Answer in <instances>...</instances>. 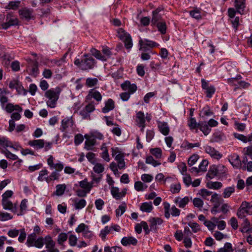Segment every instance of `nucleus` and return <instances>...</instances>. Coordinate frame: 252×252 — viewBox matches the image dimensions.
Wrapping results in <instances>:
<instances>
[{
    "mask_svg": "<svg viewBox=\"0 0 252 252\" xmlns=\"http://www.w3.org/2000/svg\"><path fill=\"white\" fill-rule=\"evenodd\" d=\"M28 145L33 147L36 150L40 149L43 148L44 139L31 140L28 142Z\"/></svg>",
    "mask_w": 252,
    "mask_h": 252,
    "instance_id": "393cba45",
    "label": "nucleus"
},
{
    "mask_svg": "<svg viewBox=\"0 0 252 252\" xmlns=\"http://www.w3.org/2000/svg\"><path fill=\"white\" fill-rule=\"evenodd\" d=\"M198 127L205 135H207L211 131L207 122L205 121L200 122L198 123Z\"/></svg>",
    "mask_w": 252,
    "mask_h": 252,
    "instance_id": "a878e982",
    "label": "nucleus"
},
{
    "mask_svg": "<svg viewBox=\"0 0 252 252\" xmlns=\"http://www.w3.org/2000/svg\"><path fill=\"white\" fill-rule=\"evenodd\" d=\"M37 235L33 232L29 235L27 240V244L29 247H32V244L36 239Z\"/></svg>",
    "mask_w": 252,
    "mask_h": 252,
    "instance_id": "864d4df0",
    "label": "nucleus"
},
{
    "mask_svg": "<svg viewBox=\"0 0 252 252\" xmlns=\"http://www.w3.org/2000/svg\"><path fill=\"white\" fill-rule=\"evenodd\" d=\"M141 43L143 44V47H142L143 48H145V46H148L149 47H150L151 48H153L155 47H157V46H158V44L157 43V42L152 41V40H150L147 39H142L140 38L139 40L138 44H141Z\"/></svg>",
    "mask_w": 252,
    "mask_h": 252,
    "instance_id": "2f4dec72",
    "label": "nucleus"
},
{
    "mask_svg": "<svg viewBox=\"0 0 252 252\" xmlns=\"http://www.w3.org/2000/svg\"><path fill=\"white\" fill-rule=\"evenodd\" d=\"M124 91H127L130 94H133L137 90V86L135 84H131L129 81H126L121 85Z\"/></svg>",
    "mask_w": 252,
    "mask_h": 252,
    "instance_id": "a211bd4d",
    "label": "nucleus"
},
{
    "mask_svg": "<svg viewBox=\"0 0 252 252\" xmlns=\"http://www.w3.org/2000/svg\"><path fill=\"white\" fill-rule=\"evenodd\" d=\"M98 83L97 79L95 78H88L86 80V85L89 87H93Z\"/></svg>",
    "mask_w": 252,
    "mask_h": 252,
    "instance_id": "13d9d810",
    "label": "nucleus"
},
{
    "mask_svg": "<svg viewBox=\"0 0 252 252\" xmlns=\"http://www.w3.org/2000/svg\"><path fill=\"white\" fill-rule=\"evenodd\" d=\"M7 92L5 89L0 88V103L1 108L8 113H11L14 110H21L19 105L8 103V98L5 95Z\"/></svg>",
    "mask_w": 252,
    "mask_h": 252,
    "instance_id": "f03ea898",
    "label": "nucleus"
},
{
    "mask_svg": "<svg viewBox=\"0 0 252 252\" xmlns=\"http://www.w3.org/2000/svg\"><path fill=\"white\" fill-rule=\"evenodd\" d=\"M54 161L55 158L53 156L49 155L47 161V164L50 167V168L51 170L54 169V171H57L58 172L62 171L64 168V165L63 162L60 161H58L57 162L55 163Z\"/></svg>",
    "mask_w": 252,
    "mask_h": 252,
    "instance_id": "1a4fd4ad",
    "label": "nucleus"
},
{
    "mask_svg": "<svg viewBox=\"0 0 252 252\" xmlns=\"http://www.w3.org/2000/svg\"><path fill=\"white\" fill-rule=\"evenodd\" d=\"M70 51V49H68V51L66 52L63 57L60 60H49L48 59L44 58L42 56H38L35 53H32V55L33 56V59L32 61L30 58H27L26 59L27 62L28 63L30 62H32V63H48L49 62H51V63H58L60 62H66L68 61L65 60V58L68 55V52Z\"/></svg>",
    "mask_w": 252,
    "mask_h": 252,
    "instance_id": "39448f33",
    "label": "nucleus"
},
{
    "mask_svg": "<svg viewBox=\"0 0 252 252\" xmlns=\"http://www.w3.org/2000/svg\"><path fill=\"white\" fill-rule=\"evenodd\" d=\"M44 244L48 249L47 252H59L57 248H55V242L49 235L46 236L44 238Z\"/></svg>",
    "mask_w": 252,
    "mask_h": 252,
    "instance_id": "4468645a",
    "label": "nucleus"
},
{
    "mask_svg": "<svg viewBox=\"0 0 252 252\" xmlns=\"http://www.w3.org/2000/svg\"><path fill=\"white\" fill-rule=\"evenodd\" d=\"M18 13L21 18L25 19L27 21H29L30 20L34 19L32 9L25 7L20 9Z\"/></svg>",
    "mask_w": 252,
    "mask_h": 252,
    "instance_id": "ddd939ff",
    "label": "nucleus"
},
{
    "mask_svg": "<svg viewBox=\"0 0 252 252\" xmlns=\"http://www.w3.org/2000/svg\"><path fill=\"white\" fill-rule=\"evenodd\" d=\"M126 189H124L121 191L118 187H113L111 189V193L113 197L116 200H120L124 197L126 195Z\"/></svg>",
    "mask_w": 252,
    "mask_h": 252,
    "instance_id": "2eb2a0df",
    "label": "nucleus"
},
{
    "mask_svg": "<svg viewBox=\"0 0 252 252\" xmlns=\"http://www.w3.org/2000/svg\"><path fill=\"white\" fill-rule=\"evenodd\" d=\"M206 153L208 154L212 158L219 160L222 157V155L218 151L208 145L203 147Z\"/></svg>",
    "mask_w": 252,
    "mask_h": 252,
    "instance_id": "9b49d317",
    "label": "nucleus"
},
{
    "mask_svg": "<svg viewBox=\"0 0 252 252\" xmlns=\"http://www.w3.org/2000/svg\"><path fill=\"white\" fill-rule=\"evenodd\" d=\"M149 222L151 230H157L158 226L163 223V220L159 218H152L149 219Z\"/></svg>",
    "mask_w": 252,
    "mask_h": 252,
    "instance_id": "4be33fe9",
    "label": "nucleus"
},
{
    "mask_svg": "<svg viewBox=\"0 0 252 252\" xmlns=\"http://www.w3.org/2000/svg\"><path fill=\"white\" fill-rule=\"evenodd\" d=\"M235 189L234 186L227 187L224 189L222 193L224 198H229L231 194L235 192Z\"/></svg>",
    "mask_w": 252,
    "mask_h": 252,
    "instance_id": "ea45409f",
    "label": "nucleus"
},
{
    "mask_svg": "<svg viewBox=\"0 0 252 252\" xmlns=\"http://www.w3.org/2000/svg\"><path fill=\"white\" fill-rule=\"evenodd\" d=\"M151 154L156 158H160L162 157V152L160 148H155L150 149Z\"/></svg>",
    "mask_w": 252,
    "mask_h": 252,
    "instance_id": "a19ab883",
    "label": "nucleus"
},
{
    "mask_svg": "<svg viewBox=\"0 0 252 252\" xmlns=\"http://www.w3.org/2000/svg\"><path fill=\"white\" fill-rule=\"evenodd\" d=\"M8 87L10 89H15L18 94L24 95L27 94V91L24 88L22 83L17 78H14L10 80Z\"/></svg>",
    "mask_w": 252,
    "mask_h": 252,
    "instance_id": "0eeeda50",
    "label": "nucleus"
},
{
    "mask_svg": "<svg viewBox=\"0 0 252 252\" xmlns=\"http://www.w3.org/2000/svg\"><path fill=\"white\" fill-rule=\"evenodd\" d=\"M66 185L65 184H60L56 186V194L58 196L62 195L65 190Z\"/></svg>",
    "mask_w": 252,
    "mask_h": 252,
    "instance_id": "8fccbe9b",
    "label": "nucleus"
},
{
    "mask_svg": "<svg viewBox=\"0 0 252 252\" xmlns=\"http://www.w3.org/2000/svg\"><path fill=\"white\" fill-rule=\"evenodd\" d=\"M2 153L5 155L6 158H7L12 160H16L18 159V157L16 155L12 154L7 150L3 151Z\"/></svg>",
    "mask_w": 252,
    "mask_h": 252,
    "instance_id": "774afa93",
    "label": "nucleus"
},
{
    "mask_svg": "<svg viewBox=\"0 0 252 252\" xmlns=\"http://www.w3.org/2000/svg\"><path fill=\"white\" fill-rule=\"evenodd\" d=\"M28 200L26 199H23L21 202L20 205V210L18 211L17 210V213L18 216L23 215L27 210L28 208Z\"/></svg>",
    "mask_w": 252,
    "mask_h": 252,
    "instance_id": "f704fd0d",
    "label": "nucleus"
},
{
    "mask_svg": "<svg viewBox=\"0 0 252 252\" xmlns=\"http://www.w3.org/2000/svg\"><path fill=\"white\" fill-rule=\"evenodd\" d=\"M0 58L1 61L5 63H19V62L14 60L13 57L10 54L4 52V47L0 45Z\"/></svg>",
    "mask_w": 252,
    "mask_h": 252,
    "instance_id": "f8f14e48",
    "label": "nucleus"
},
{
    "mask_svg": "<svg viewBox=\"0 0 252 252\" xmlns=\"http://www.w3.org/2000/svg\"><path fill=\"white\" fill-rule=\"evenodd\" d=\"M19 107L21 108V110H14V111H15V112L12 113L11 115V120H13L14 121H18L21 118L20 113L22 112L23 109L20 105Z\"/></svg>",
    "mask_w": 252,
    "mask_h": 252,
    "instance_id": "6e6d98bb",
    "label": "nucleus"
},
{
    "mask_svg": "<svg viewBox=\"0 0 252 252\" xmlns=\"http://www.w3.org/2000/svg\"><path fill=\"white\" fill-rule=\"evenodd\" d=\"M156 25L158 28V31L160 32L161 34H164L166 33L167 26L165 22H159Z\"/></svg>",
    "mask_w": 252,
    "mask_h": 252,
    "instance_id": "58836bf2",
    "label": "nucleus"
},
{
    "mask_svg": "<svg viewBox=\"0 0 252 252\" xmlns=\"http://www.w3.org/2000/svg\"><path fill=\"white\" fill-rule=\"evenodd\" d=\"M121 243L125 246L131 244L136 245L137 243V240L133 237H124L121 240Z\"/></svg>",
    "mask_w": 252,
    "mask_h": 252,
    "instance_id": "7c9ffc66",
    "label": "nucleus"
},
{
    "mask_svg": "<svg viewBox=\"0 0 252 252\" xmlns=\"http://www.w3.org/2000/svg\"><path fill=\"white\" fill-rule=\"evenodd\" d=\"M158 128L159 131L164 135H167L170 131L168 124L165 122H158Z\"/></svg>",
    "mask_w": 252,
    "mask_h": 252,
    "instance_id": "5701e85b",
    "label": "nucleus"
},
{
    "mask_svg": "<svg viewBox=\"0 0 252 252\" xmlns=\"http://www.w3.org/2000/svg\"><path fill=\"white\" fill-rule=\"evenodd\" d=\"M62 89L57 87L47 90L44 94L46 103L48 107L55 108L57 106V101L59 98Z\"/></svg>",
    "mask_w": 252,
    "mask_h": 252,
    "instance_id": "f257e3e1",
    "label": "nucleus"
},
{
    "mask_svg": "<svg viewBox=\"0 0 252 252\" xmlns=\"http://www.w3.org/2000/svg\"><path fill=\"white\" fill-rule=\"evenodd\" d=\"M18 19L12 13H8L6 15L5 22L3 21L2 29L6 30L9 27L18 25Z\"/></svg>",
    "mask_w": 252,
    "mask_h": 252,
    "instance_id": "6e6552de",
    "label": "nucleus"
},
{
    "mask_svg": "<svg viewBox=\"0 0 252 252\" xmlns=\"http://www.w3.org/2000/svg\"><path fill=\"white\" fill-rule=\"evenodd\" d=\"M147 188V186L141 181H137L134 183V189L137 191H142Z\"/></svg>",
    "mask_w": 252,
    "mask_h": 252,
    "instance_id": "3c124183",
    "label": "nucleus"
},
{
    "mask_svg": "<svg viewBox=\"0 0 252 252\" xmlns=\"http://www.w3.org/2000/svg\"><path fill=\"white\" fill-rule=\"evenodd\" d=\"M117 33L118 37L122 41L124 40L125 38H127L128 35H130L122 28H120L118 30Z\"/></svg>",
    "mask_w": 252,
    "mask_h": 252,
    "instance_id": "bf43d9fd",
    "label": "nucleus"
},
{
    "mask_svg": "<svg viewBox=\"0 0 252 252\" xmlns=\"http://www.w3.org/2000/svg\"><path fill=\"white\" fill-rule=\"evenodd\" d=\"M241 78V76L240 75H238L235 78L228 79L227 82L229 85L234 86L237 87L238 85V82H240Z\"/></svg>",
    "mask_w": 252,
    "mask_h": 252,
    "instance_id": "de8ad7c7",
    "label": "nucleus"
},
{
    "mask_svg": "<svg viewBox=\"0 0 252 252\" xmlns=\"http://www.w3.org/2000/svg\"><path fill=\"white\" fill-rule=\"evenodd\" d=\"M79 187L87 191L90 192L93 187V182H88L87 179L79 182Z\"/></svg>",
    "mask_w": 252,
    "mask_h": 252,
    "instance_id": "c85d7f7f",
    "label": "nucleus"
},
{
    "mask_svg": "<svg viewBox=\"0 0 252 252\" xmlns=\"http://www.w3.org/2000/svg\"><path fill=\"white\" fill-rule=\"evenodd\" d=\"M189 15L191 17L197 20L200 19L201 18L200 12L199 10L197 9H195L190 11Z\"/></svg>",
    "mask_w": 252,
    "mask_h": 252,
    "instance_id": "0e129e2a",
    "label": "nucleus"
},
{
    "mask_svg": "<svg viewBox=\"0 0 252 252\" xmlns=\"http://www.w3.org/2000/svg\"><path fill=\"white\" fill-rule=\"evenodd\" d=\"M228 160L231 165L234 167L238 168L241 165V160L237 154H234L229 156Z\"/></svg>",
    "mask_w": 252,
    "mask_h": 252,
    "instance_id": "b1692460",
    "label": "nucleus"
},
{
    "mask_svg": "<svg viewBox=\"0 0 252 252\" xmlns=\"http://www.w3.org/2000/svg\"><path fill=\"white\" fill-rule=\"evenodd\" d=\"M222 186V183L219 182H210L207 184V187L214 189H218L221 188Z\"/></svg>",
    "mask_w": 252,
    "mask_h": 252,
    "instance_id": "c03bdc74",
    "label": "nucleus"
},
{
    "mask_svg": "<svg viewBox=\"0 0 252 252\" xmlns=\"http://www.w3.org/2000/svg\"><path fill=\"white\" fill-rule=\"evenodd\" d=\"M74 206L75 209L80 210L83 209L86 205V201L84 199H78L77 198L73 199Z\"/></svg>",
    "mask_w": 252,
    "mask_h": 252,
    "instance_id": "bb28decb",
    "label": "nucleus"
},
{
    "mask_svg": "<svg viewBox=\"0 0 252 252\" xmlns=\"http://www.w3.org/2000/svg\"><path fill=\"white\" fill-rule=\"evenodd\" d=\"M135 122L136 125L141 127V130L143 131L145 127V118L143 112L139 111L136 113Z\"/></svg>",
    "mask_w": 252,
    "mask_h": 252,
    "instance_id": "f3484780",
    "label": "nucleus"
},
{
    "mask_svg": "<svg viewBox=\"0 0 252 252\" xmlns=\"http://www.w3.org/2000/svg\"><path fill=\"white\" fill-rule=\"evenodd\" d=\"M153 209L152 203L151 202H144L142 203L140 207L141 211L146 213L151 212Z\"/></svg>",
    "mask_w": 252,
    "mask_h": 252,
    "instance_id": "e433bc0d",
    "label": "nucleus"
},
{
    "mask_svg": "<svg viewBox=\"0 0 252 252\" xmlns=\"http://www.w3.org/2000/svg\"><path fill=\"white\" fill-rule=\"evenodd\" d=\"M125 43V46L126 49H130L133 46L132 38L130 35H128L127 38L123 40Z\"/></svg>",
    "mask_w": 252,
    "mask_h": 252,
    "instance_id": "4d7b16f0",
    "label": "nucleus"
},
{
    "mask_svg": "<svg viewBox=\"0 0 252 252\" xmlns=\"http://www.w3.org/2000/svg\"><path fill=\"white\" fill-rule=\"evenodd\" d=\"M247 215H252V202L244 201L237 212V217L241 219L246 217Z\"/></svg>",
    "mask_w": 252,
    "mask_h": 252,
    "instance_id": "423d86ee",
    "label": "nucleus"
},
{
    "mask_svg": "<svg viewBox=\"0 0 252 252\" xmlns=\"http://www.w3.org/2000/svg\"><path fill=\"white\" fill-rule=\"evenodd\" d=\"M109 233H111L109 227V226H106L104 227V229L101 230L99 236L102 240L105 241L106 239V235Z\"/></svg>",
    "mask_w": 252,
    "mask_h": 252,
    "instance_id": "338daca9",
    "label": "nucleus"
},
{
    "mask_svg": "<svg viewBox=\"0 0 252 252\" xmlns=\"http://www.w3.org/2000/svg\"><path fill=\"white\" fill-rule=\"evenodd\" d=\"M7 147L12 148L15 150H18V148H20L18 145L14 147L12 143L7 137L0 136V149H1L2 148H6Z\"/></svg>",
    "mask_w": 252,
    "mask_h": 252,
    "instance_id": "dca6fc26",
    "label": "nucleus"
},
{
    "mask_svg": "<svg viewBox=\"0 0 252 252\" xmlns=\"http://www.w3.org/2000/svg\"><path fill=\"white\" fill-rule=\"evenodd\" d=\"M48 179V171L47 169H44L39 172V176L37 178L39 181L43 182L45 181L47 183H49Z\"/></svg>",
    "mask_w": 252,
    "mask_h": 252,
    "instance_id": "c9c22d12",
    "label": "nucleus"
},
{
    "mask_svg": "<svg viewBox=\"0 0 252 252\" xmlns=\"http://www.w3.org/2000/svg\"><path fill=\"white\" fill-rule=\"evenodd\" d=\"M189 201V198L188 196H186L183 198H181L179 197L175 198L174 199V202L176 203L180 208H183L186 205H187Z\"/></svg>",
    "mask_w": 252,
    "mask_h": 252,
    "instance_id": "cd10ccee",
    "label": "nucleus"
},
{
    "mask_svg": "<svg viewBox=\"0 0 252 252\" xmlns=\"http://www.w3.org/2000/svg\"><path fill=\"white\" fill-rule=\"evenodd\" d=\"M234 6L238 13L241 15L245 14L246 0H235Z\"/></svg>",
    "mask_w": 252,
    "mask_h": 252,
    "instance_id": "aec40b11",
    "label": "nucleus"
},
{
    "mask_svg": "<svg viewBox=\"0 0 252 252\" xmlns=\"http://www.w3.org/2000/svg\"><path fill=\"white\" fill-rule=\"evenodd\" d=\"M112 156L115 157V159L119 162L124 160V154L120 151L117 147H112L111 148Z\"/></svg>",
    "mask_w": 252,
    "mask_h": 252,
    "instance_id": "412c9836",
    "label": "nucleus"
},
{
    "mask_svg": "<svg viewBox=\"0 0 252 252\" xmlns=\"http://www.w3.org/2000/svg\"><path fill=\"white\" fill-rule=\"evenodd\" d=\"M76 125L72 117H66L62 120L60 128V130L63 133V137H69V134L75 131Z\"/></svg>",
    "mask_w": 252,
    "mask_h": 252,
    "instance_id": "7ed1b4c3",
    "label": "nucleus"
},
{
    "mask_svg": "<svg viewBox=\"0 0 252 252\" xmlns=\"http://www.w3.org/2000/svg\"><path fill=\"white\" fill-rule=\"evenodd\" d=\"M67 238V234L66 233H61L58 237L57 242L59 244L63 245V244L66 241Z\"/></svg>",
    "mask_w": 252,
    "mask_h": 252,
    "instance_id": "e2e57ef3",
    "label": "nucleus"
},
{
    "mask_svg": "<svg viewBox=\"0 0 252 252\" xmlns=\"http://www.w3.org/2000/svg\"><path fill=\"white\" fill-rule=\"evenodd\" d=\"M75 230L77 233H82L85 238L91 239L94 237V234L89 229V226L83 223L79 224Z\"/></svg>",
    "mask_w": 252,
    "mask_h": 252,
    "instance_id": "9d476101",
    "label": "nucleus"
},
{
    "mask_svg": "<svg viewBox=\"0 0 252 252\" xmlns=\"http://www.w3.org/2000/svg\"><path fill=\"white\" fill-rule=\"evenodd\" d=\"M152 18L151 23L152 25H156V24L161 20V15L159 13L153 12Z\"/></svg>",
    "mask_w": 252,
    "mask_h": 252,
    "instance_id": "603ef678",
    "label": "nucleus"
},
{
    "mask_svg": "<svg viewBox=\"0 0 252 252\" xmlns=\"http://www.w3.org/2000/svg\"><path fill=\"white\" fill-rule=\"evenodd\" d=\"M115 107V102L111 98L108 99L105 102V106L102 109V111L104 113H106L113 110Z\"/></svg>",
    "mask_w": 252,
    "mask_h": 252,
    "instance_id": "473e14b6",
    "label": "nucleus"
},
{
    "mask_svg": "<svg viewBox=\"0 0 252 252\" xmlns=\"http://www.w3.org/2000/svg\"><path fill=\"white\" fill-rule=\"evenodd\" d=\"M145 162L147 164H151L154 167H156L161 164L160 162L155 160L151 156H148L146 158Z\"/></svg>",
    "mask_w": 252,
    "mask_h": 252,
    "instance_id": "37998d69",
    "label": "nucleus"
},
{
    "mask_svg": "<svg viewBox=\"0 0 252 252\" xmlns=\"http://www.w3.org/2000/svg\"><path fill=\"white\" fill-rule=\"evenodd\" d=\"M90 53L96 59L102 62L107 61V59L110 58L112 55L111 49L107 46L102 47V52L94 48H92L90 50Z\"/></svg>",
    "mask_w": 252,
    "mask_h": 252,
    "instance_id": "20e7f679",
    "label": "nucleus"
},
{
    "mask_svg": "<svg viewBox=\"0 0 252 252\" xmlns=\"http://www.w3.org/2000/svg\"><path fill=\"white\" fill-rule=\"evenodd\" d=\"M1 204L4 209L10 210L15 213L17 212V205L13 204L9 200L2 199Z\"/></svg>",
    "mask_w": 252,
    "mask_h": 252,
    "instance_id": "6ab92c4d",
    "label": "nucleus"
},
{
    "mask_svg": "<svg viewBox=\"0 0 252 252\" xmlns=\"http://www.w3.org/2000/svg\"><path fill=\"white\" fill-rule=\"evenodd\" d=\"M250 224L249 220L246 218H244L242 227L240 230V231L243 233H249L250 230Z\"/></svg>",
    "mask_w": 252,
    "mask_h": 252,
    "instance_id": "4c0bfd02",
    "label": "nucleus"
},
{
    "mask_svg": "<svg viewBox=\"0 0 252 252\" xmlns=\"http://www.w3.org/2000/svg\"><path fill=\"white\" fill-rule=\"evenodd\" d=\"M85 137L86 140L85 142V148L88 150H91L92 147L96 144L95 141L89 135H85Z\"/></svg>",
    "mask_w": 252,
    "mask_h": 252,
    "instance_id": "72a5a7b5",
    "label": "nucleus"
},
{
    "mask_svg": "<svg viewBox=\"0 0 252 252\" xmlns=\"http://www.w3.org/2000/svg\"><path fill=\"white\" fill-rule=\"evenodd\" d=\"M126 204L123 203L119 206V208L116 210V213L117 217L122 216L126 211Z\"/></svg>",
    "mask_w": 252,
    "mask_h": 252,
    "instance_id": "680f3d73",
    "label": "nucleus"
},
{
    "mask_svg": "<svg viewBox=\"0 0 252 252\" xmlns=\"http://www.w3.org/2000/svg\"><path fill=\"white\" fill-rule=\"evenodd\" d=\"M200 145L199 142L195 143H190L187 141H185L182 145V147L186 150H189L194 147H199Z\"/></svg>",
    "mask_w": 252,
    "mask_h": 252,
    "instance_id": "79ce46f5",
    "label": "nucleus"
},
{
    "mask_svg": "<svg viewBox=\"0 0 252 252\" xmlns=\"http://www.w3.org/2000/svg\"><path fill=\"white\" fill-rule=\"evenodd\" d=\"M212 192L206 189H201L199 191L198 194L203 198L205 199H207V197L211 195Z\"/></svg>",
    "mask_w": 252,
    "mask_h": 252,
    "instance_id": "69168bd1",
    "label": "nucleus"
},
{
    "mask_svg": "<svg viewBox=\"0 0 252 252\" xmlns=\"http://www.w3.org/2000/svg\"><path fill=\"white\" fill-rule=\"evenodd\" d=\"M94 166L93 167L94 171L97 174H100L104 170V167L103 164L100 163L94 162L93 164Z\"/></svg>",
    "mask_w": 252,
    "mask_h": 252,
    "instance_id": "a18cd8bd",
    "label": "nucleus"
},
{
    "mask_svg": "<svg viewBox=\"0 0 252 252\" xmlns=\"http://www.w3.org/2000/svg\"><path fill=\"white\" fill-rule=\"evenodd\" d=\"M226 171V167L223 165H218L216 167L211 169L210 172H212L214 176L219 175L225 173Z\"/></svg>",
    "mask_w": 252,
    "mask_h": 252,
    "instance_id": "c756f323",
    "label": "nucleus"
},
{
    "mask_svg": "<svg viewBox=\"0 0 252 252\" xmlns=\"http://www.w3.org/2000/svg\"><path fill=\"white\" fill-rule=\"evenodd\" d=\"M104 252H122V249L120 247L114 246L110 247L106 246L104 249Z\"/></svg>",
    "mask_w": 252,
    "mask_h": 252,
    "instance_id": "5fc2aeb1",
    "label": "nucleus"
},
{
    "mask_svg": "<svg viewBox=\"0 0 252 252\" xmlns=\"http://www.w3.org/2000/svg\"><path fill=\"white\" fill-rule=\"evenodd\" d=\"M44 244V239L42 237H39L34 241L32 247L34 246L37 248H41Z\"/></svg>",
    "mask_w": 252,
    "mask_h": 252,
    "instance_id": "052dcab7",
    "label": "nucleus"
},
{
    "mask_svg": "<svg viewBox=\"0 0 252 252\" xmlns=\"http://www.w3.org/2000/svg\"><path fill=\"white\" fill-rule=\"evenodd\" d=\"M13 218V216L7 212H0V221H5Z\"/></svg>",
    "mask_w": 252,
    "mask_h": 252,
    "instance_id": "09e8293b",
    "label": "nucleus"
},
{
    "mask_svg": "<svg viewBox=\"0 0 252 252\" xmlns=\"http://www.w3.org/2000/svg\"><path fill=\"white\" fill-rule=\"evenodd\" d=\"M96 141V139L102 140L104 139L103 134L98 131H93L89 134Z\"/></svg>",
    "mask_w": 252,
    "mask_h": 252,
    "instance_id": "49530a36",
    "label": "nucleus"
}]
</instances>
